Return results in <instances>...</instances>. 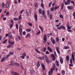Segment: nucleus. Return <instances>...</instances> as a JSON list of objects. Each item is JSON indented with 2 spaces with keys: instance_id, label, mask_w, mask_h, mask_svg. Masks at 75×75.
Returning <instances> with one entry per match:
<instances>
[{
  "instance_id": "nucleus-57",
  "label": "nucleus",
  "mask_w": 75,
  "mask_h": 75,
  "mask_svg": "<svg viewBox=\"0 0 75 75\" xmlns=\"http://www.w3.org/2000/svg\"><path fill=\"white\" fill-rule=\"evenodd\" d=\"M67 28L69 30H70L71 29V27H70L69 26H68L67 27Z\"/></svg>"
},
{
  "instance_id": "nucleus-15",
  "label": "nucleus",
  "mask_w": 75,
  "mask_h": 75,
  "mask_svg": "<svg viewBox=\"0 0 75 75\" xmlns=\"http://www.w3.org/2000/svg\"><path fill=\"white\" fill-rule=\"evenodd\" d=\"M55 64L56 66H59V62L58 61H56L55 62Z\"/></svg>"
},
{
  "instance_id": "nucleus-51",
  "label": "nucleus",
  "mask_w": 75,
  "mask_h": 75,
  "mask_svg": "<svg viewBox=\"0 0 75 75\" xmlns=\"http://www.w3.org/2000/svg\"><path fill=\"white\" fill-rule=\"evenodd\" d=\"M7 42V39L5 40L3 42V44H5L6 42Z\"/></svg>"
},
{
  "instance_id": "nucleus-42",
  "label": "nucleus",
  "mask_w": 75,
  "mask_h": 75,
  "mask_svg": "<svg viewBox=\"0 0 75 75\" xmlns=\"http://www.w3.org/2000/svg\"><path fill=\"white\" fill-rule=\"evenodd\" d=\"M14 24V23H13L10 25V28H12L13 26V25Z\"/></svg>"
},
{
  "instance_id": "nucleus-30",
  "label": "nucleus",
  "mask_w": 75,
  "mask_h": 75,
  "mask_svg": "<svg viewBox=\"0 0 75 75\" xmlns=\"http://www.w3.org/2000/svg\"><path fill=\"white\" fill-rule=\"evenodd\" d=\"M19 20H21L22 19V17L21 16V15H19V16L18 17Z\"/></svg>"
},
{
  "instance_id": "nucleus-48",
  "label": "nucleus",
  "mask_w": 75,
  "mask_h": 75,
  "mask_svg": "<svg viewBox=\"0 0 75 75\" xmlns=\"http://www.w3.org/2000/svg\"><path fill=\"white\" fill-rule=\"evenodd\" d=\"M21 27H22V26L21 25H20L19 26V29H22V28H21Z\"/></svg>"
},
{
  "instance_id": "nucleus-56",
  "label": "nucleus",
  "mask_w": 75,
  "mask_h": 75,
  "mask_svg": "<svg viewBox=\"0 0 75 75\" xmlns=\"http://www.w3.org/2000/svg\"><path fill=\"white\" fill-rule=\"evenodd\" d=\"M26 31H28V32H30V31H31V29H26Z\"/></svg>"
},
{
  "instance_id": "nucleus-21",
  "label": "nucleus",
  "mask_w": 75,
  "mask_h": 75,
  "mask_svg": "<svg viewBox=\"0 0 75 75\" xmlns=\"http://www.w3.org/2000/svg\"><path fill=\"white\" fill-rule=\"evenodd\" d=\"M34 70H31L30 71V74L31 75H33V74H34Z\"/></svg>"
},
{
  "instance_id": "nucleus-17",
  "label": "nucleus",
  "mask_w": 75,
  "mask_h": 75,
  "mask_svg": "<svg viewBox=\"0 0 75 75\" xmlns=\"http://www.w3.org/2000/svg\"><path fill=\"white\" fill-rule=\"evenodd\" d=\"M38 12L40 14H41V13H42V10L41 9H39Z\"/></svg>"
},
{
  "instance_id": "nucleus-60",
  "label": "nucleus",
  "mask_w": 75,
  "mask_h": 75,
  "mask_svg": "<svg viewBox=\"0 0 75 75\" xmlns=\"http://www.w3.org/2000/svg\"><path fill=\"white\" fill-rule=\"evenodd\" d=\"M8 15H9V12H8L6 13V16H8Z\"/></svg>"
},
{
  "instance_id": "nucleus-19",
  "label": "nucleus",
  "mask_w": 75,
  "mask_h": 75,
  "mask_svg": "<svg viewBox=\"0 0 75 75\" xmlns=\"http://www.w3.org/2000/svg\"><path fill=\"white\" fill-rule=\"evenodd\" d=\"M72 58L73 61H74L75 59H74V54H71Z\"/></svg>"
},
{
  "instance_id": "nucleus-4",
  "label": "nucleus",
  "mask_w": 75,
  "mask_h": 75,
  "mask_svg": "<svg viewBox=\"0 0 75 75\" xmlns=\"http://www.w3.org/2000/svg\"><path fill=\"white\" fill-rule=\"evenodd\" d=\"M51 41V42H52L53 44H55V40L54 38H50Z\"/></svg>"
},
{
  "instance_id": "nucleus-16",
  "label": "nucleus",
  "mask_w": 75,
  "mask_h": 75,
  "mask_svg": "<svg viewBox=\"0 0 75 75\" xmlns=\"http://www.w3.org/2000/svg\"><path fill=\"white\" fill-rule=\"evenodd\" d=\"M40 6L43 9H44V4H43V3H41L40 4Z\"/></svg>"
},
{
  "instance_id": "nucleus-27",
  "label": "nucleus",
  "mask_w": 75,
  "mask_h": 75,
  "mask_svg": "<svg viewBox=\"0 0 75 75\" xmlns=\"http://www.w3.org/2000/svg\"><path fill=\"white\" fill-rule=\"evenodd\" d=\"M39 28L41 29V31L42 32H43V28H42V27H41L40 26H39Z\"/></svg>"
},
{
  "instance_id": "nucleus-10",
  "label": "nucleus",
  "mask_w": 75,
  "mask_h": 75,
  "mask_svg": "<svg viewBox=\"0 0 75 75\" xmlns=\"http://www.w3.org/2000/svg\"><path fill=\"white\" fill-rule=\"evenodd\" d=\"M60 62L61 64H63V62H64V61L63 60V59H62V57H60Z\"/></svg>"
},
{
  "instance_id": "nucleus-28",
  "label": "nucleus",
  "mask_w": 75,
  "mask_h": 75,
  "mask_svg": "<svg viewBox=\"0 0 75 75\" xmlns=\"http://www.w3.org/2000/svg\"><path fill=\"white\" fill-rule=\"evenodd\" d=\"M46 61L47 62V63H49V62H50V61H49V59H48V58H46Z\"/></svg>"
},
{
  "instance_id": "nucleus-53",
  "label": "nucleus",
  "mask_w": 75,
  "mask_h": 75,
  "mask_svg": "<svg viewBox=\"0 0 75 75\" xmlns=\"http://www.w3.org/2000/svg\"><path fill=\"white\" fill-rule=\"evenodd\" d=\"M18 40H21V38H20V36L18 35Z\"/></svg>"
},
{
  "instance_id": "nucleus-5",
  "label": "nucleus",
  "mask_w": 75,
  "mask_h": 75,
  "mask_svg": "<svg viewBox=\"0 0 75 75\" xmlns=\"http://www.w3.org/2000/svg\"><path fill=\"white\" fill-rule=\"evenodd\" d=\"M47 50L50 52H52V49L49 46L47 47Z\"/></svg>"
},
{
  "instance_id": "nucleus-61",
  "label": "nucleus",
  "mask_w": 75,
  "mask_h": 75,
  "mask_svg": "<svg viewBox=\"0 0 75 75\" xmlns=\"http://www.w3.org/2000/svg\"><path fill=\"white\" fill-rule=\"evenodd\" d=\"M70 62L71 64H72V60L71 59L70 60Z\"/></svg>"
},
{
  "instance_id": "nucleus-29",
  "label": "nucleus",
  "mask_w": 75,
  "mask_h": 75,
  "mask_svg": "<svg viewBox=\"0 0 75 75\" xmlns=\"http://www.w3.org/2000/svg\"><path fill=\"white\" fill-rule=\"evenodd\" d=\"M5 6V4H4V3L3 2L2 4V8H4Z\"/></svg>"
},
{
  "instance_id": "nucleus-54",
  "label": "nucleus",
  "mask_w": 75,
  "mask_h": 75,
  "mask_svg": "<svg viewBox=\"0 0 75 75\" xmlns=\"http://www.w3.org/2000/svg\"><path fill=\"white\" fill-rule=\"evenodd\" d=\"M62 74H65V71H64V70H63L62 71Z\"/></svg>"
},
{
  "instance_id": "nucleus-26",
  "label": "nucleus",
  "mask_w": 75,
  "mask_h": 75,
  "mask_svg": "<svg viewBox=\"0 0 75 75\" xmlns=\"http://www.w3.org/2000/svg\"><path fill=\"white\" fill-rule=\"evenodd\" d=\"M49 18L50 20L52 19V14H51L49 15Z\"/></svg>"
},
{
  "instance_id": "nucleus-23",
  "label": "nucleus",
  "mask_w": 75,
  "mask_h": 75,
  "mask_svg": "<svg viewBox=\"0 0 75 75\" xmlns=\"http://www.w3.org/2000/svg\"><path fill=\"white\" fill-rule=\"evenodd\" d=\"M61 29L62 28L63 30H66V28H65V27L63 25L61 26Z\"/></svg>"
},
{
  "instance_id": "nucleus-22",
  "label": "nucleus",
  "mask_w": 75,
  "mask_h": 75,
  "mask_svg": "<svg viewBox=\"0 0 75 75\" xmlns=\"http://www.w3.org/2000/svg\"><path fill=\"white\" fill-rule=\"evenodd\" d=\"M67 8L68 9L71 10V9H72V7L70 6H67Z\"/></svg>"
},
{
  "instance_id": "nucleus-52",
  "label": "nucleus",
  "mask_w": 75,
  "mask_h": 75,
  "mask_svg": "<svg viewBox=\"0 0 75 75\" xmlns=\"http://www.w3.org/2000/svg\"><path fill=\"white\" fill-rule=\"evenodd\" d=\"M45 14V11L44 10H43L42 11V16H44Z\"/></svg>"
},
{
  "instance_id": "nucleus-2",
  "label": "nucleus",
  "mask_w": 75,
  "mask_h": 75,
  "mask_svg": "<svg viewBox=\"0 0 75 75\" xmlns=\"http://www.w3.org/2000/svg\"><path fill=\"white\" fill-rule=\"evenodd\" d=\"M55 66H54V67H53L51 68L50 69V71H49L48 72V75H51V74H52V73H53V71H54V69H55Z\"/></svg>"
},
{
  "instance_id": "nucleus-44",
  "label": "nucleus",
  "mask_w": 75,
  "mask_h": 75,
  "mask_svg": "<svg viewBox=\"0 0 75 75\" xmlns=\"http://www.w3.org/2000/svg\"><path fill=\"white\" fill-rule=\"evenodd\" d=\"M13 20H15V21H17L18 20V18H13Z\"/></svg>"
},
{
  "instance_id": "nucleus-8",
  "label": "nucleus",
  "mask_w": 75,
  "mask_h": 75,
  "mask_svg": "<svg viewBox=\"0 0 75 75\" xmlns=\"http://www.w3.org/2000/svg\"><path fill=\"white\" fill-rule=\"evenodd\" d=\"M11 74L12 75H19V74L17 72H14V71L11 72Z\"/></svg>"
},
{
  "instance_id": "nucleus-32",
  "label": "nucleus",
  "mask_w": 75,
  "mask_h": 75,
  "mask_svg": "<svg viewBox=\"0 0 75 75\" xmlns=\"http://www.w3.org/2000/svg\"><path fill=\"white\" fill-rule=\"evenodd\" d=\"M56 41L57 42H59V38H58L57 37L56 38Z\"/></svg>"
},
{
  "instance_id": "nucleus-37",
  "label": "nucleus",
  "mask_w": 75,
  "mask_h": 75,
  "mask_svg": "<svg viewBox=\"0 0 75 75\" xmlns=\"http://www.w3.org/2000/svg\"><path fill=\"white\" fill-rule=\"evenodd\" d=\"M71 3H72L73 6H75V2L74 1H72L71 2Z\"/></svg>"
},
{
  "instance_id": "nucleus-31",
  "label": "nucleus",
  "mask_w": 75,
  "mask_h": 75,
  "mask_svg": "<svg viewBox=\"0 0 75 75\" xmlns=\"http://www.w3.org/2000/svg\"><path fill=\"white\" fill-rule=\"evenodd\" d=\"M59 17L61 18H63V15H62L61 14H60V15H59Z\"/></svg>"
},
{
  "instance_id": "nucleus-62",
  "label": "nucleus",
  "mask_w": 75,
  "mask_h": 75,
  "mask_svg": "<svg viewBox=\"0 0 75 75\" xmlns=\"http://www.w3.org/2000/svg\"><path fill=\"white\" fill-rule=\"evenodd\" d=\"M24 9H23L22 10L21 12V14H22V13H23V12H24Z\"/></svg>"
},
{
  "instance_id": "nucleus-11",
  "label": "nucleus",
  "mask_w": 75,
  "mask_h": 75,
  "mask_svg": "<svg viewBox=\"0 0 75 75\" xmlns=\"http://www.w3.org/2000/svg\"><path fill=\"white\" fill-rule=\"evenodd\" d=\"M66 61H69V55H67L66 57Z\"/></svg>"
},
{
  "instance_id": "nucleus-24",
  "label": "nucleus",
  "mask_w": 75,
  "mask_h": 75,
  "mask_svg": "<svg viewBox=\"0 0 75 75\" xmlns=\"http://www.w3.org/2000/svg\"><path fill=\"white\" fill-rule=\"evenodd\" d=\"M38 3H35L34 6L35 7H38Z\"/></svg>"
},
{
  "instance_id": "nucleus-64",
  "label": "nucleus",
  "mask_w": 75,
  "mask_h": 75,
  "mask_svg": "<svg viewBox=\"0 0 75 75\" xmlns=\"http://www.w3.org/2000/svg\"><path fill=\"white\" fill-rule=\"evenodd\" d=\"M10 57V54H8V55H7L6 56V58H8V57Z\"/></svg>"
},
{
  "instance_id": "nucleus-40",
  "label": "nucleus",
  "mask_w": 75,
  "mask_h": 75,
  "mask_svg": "<svg viewBox=\"0 0 75 75\" xmlns=\"http://www.w3.org/2000/svg\"><path fill=\"white\" fill-rule=\"evenodd\" d=\"M28 25H29V26H31V27L32 26V25H33L31 23H28Z\"/></svg>"
},
{
  "instance_id": "nucleus-20",
  "label": "nucleus",
  "mask_w": 75,
  "mask_h": 75,
  "mask_svg": "<svg viewBox=\"0 0 75 75\" xmlns=\"http://www.w3.org/2000/svg\"><path fill=\"white\" fill-rule=\"evenodd\" d=\"M69 47L68 46H65L64 47V49H65V50H67V49H69Z\"/></svg>"
},
{
  "instance_id": "nucleus-55",
  "label": "nucleus",
  "mask_w": 75,
  "mask_h": 75,
  "mask_svg": "<svg viewBox=\"0 0 75 75\" xmlns=\"http://www.w3.org/2000/svg\"><path fill=\"white\" fill-rule=\"evenodd\" d=\"M45 54H50V52H49V51H46Z\"/></svg>"
},
{
  "instance_id": "nucleus-13",
  "label": "nucleus",
  "mask_w": 75,
  "mask_h": 75,
  "mask_svg": "<svg viewBox=\"0 0 75 75\" xmlns=\"http://www.w3.org/2000/svg\"><path fill=\"white\" fill-rule=\"evenodd\" d=\"M45 58V57L43 56L39 57V59H40V60H43V59H44Z\"/></svg>"
},
{
  "instance_id": "nucleus-35",
  "label": "nucleus",
  "mask_w": 75,
  "mask_h": 75,
  "mask_svg": "<svg viewBox=\"0 0 75 75\" xmlns=\"http://www.w3.org/2000/svg\"><path fill=\"white\" fill-rule=\"evenodd\" d=\"M5 59H6V57L3 58L1 60V62H3V61H4V60H5Z\"/></svg>"
},
{
  "instance_id": "nucleus-14",
  "label": "nucleus",
  "mask_w": 75,
  "mask_h": 75,
  "mask_svg": "<svg viewBox=\"0 0 75 75\" xmlns=\"http://www.w3.org/2000/svg\"><path fill=\"white\" fill-rule=\"evenodd\" d=\"M35 50L36 51V52H37V53H38V54H41V52H40V51H39L36 48H35Z\"/></svg>"
},
{
  "instance_id": "nucleus-38",
  "label": "nucleus",
  "mask_w": 75,
  "mask_h": 75,
  "mask_svg": "<svg viewBox=\"0 0 75 75\" xmlns=\"http://www.w3.org/2000/svg\"><path fill=\"white\" fill-rule=\"evenodd\" d=\"M72 16L74 17V19H75V12H73L72 13Z\"/></svg>"
},
{
  "instance_id": "nucleus-63",
  "label": "nucleus",
  "mask_w": 75,
  "mask_h": 75,
  "mask_svg": "<svg viewBox=\"0 0 75 75\" xmlns=\"http://www.w3.org/2000/svg\"><path fill=\"white\" fill-rule=\"evenodd\" d=\"M24 57H25V56L22 55V56H21V58L22 59H24V58H25Z\"/></svg>"
},
{
  "instance_id": "nucleus-39",
  "label": "nucleus",
  "mask_w": 75,
  "mask_h": 75,
  "mask_svg": "<svg viewBox=\"0 0 75 75\" xmlns=\"http://www.w3.org/2000/svg\"><path fill=\"white\" fill-rule=\"evenodd\" d=\"M50 10L51 11H52L53 10H54V7L51 8Z\"/></svg>"
},
{
  "instance_id": "nucleus-34",
  "label": "nucleus",
  "mask_w": 75,
  "mask_h": 75,
  "mask_svg": "<svg viewBox=\"0 0 75 75\" xmlns=\"http://www.w3.org/2000/svg\"><path fill=\"white\" fill-rule=\"evenodd\" d=\"M59 7V6H56L54 7V9L55 10H56L58 9V8Z\"/></svg>"
},
{
  "instance_id": "nucleus-1",
  "label": "nucleus",
  "mask_w": 75,
  "mask_h": 75,
  "mask_svg": "<svg viewBox=\"0 0 75 75\" xmlns=\"http://www.w3.org/2000/svg\"><path fill=\"white\" fill-rule=\"evenodd\" d=\"M11 64H9V66H11V65H15V66H19V63H14V61H11Z\"/></svg>"
},
{
  "instance_id": "nucleus-25",
  "label": "nucleus",
  "mask_w": 75,
  "mask_h": 75,
  "mask_svg": "<svg viewBox=\"0 0 75 75\" xmlns=\"http://www.w3.org/2000/svg\"><path fill=\"white\" fill-rule=\"evenodd\" d=\"M34 17L36 21H37V15L36 14H35L34 15Z\"/></svg>"
},
{
  "instance_id": "nucleus-59",
  "label": "nucleus",
  "mask_w": 75,
  "mask_h": 75,
  "mask_svg": "<svg viewBox=\"0 0 75 75\" xmlns=\"http://www.w3.org/2000/svg\"><path fill=\"white\" fill-rule=\"evenodd\" d=\"M26 14H27V16H29V13H28V11H27V9L26 10Z\"/></svg>"
},
{
  "instance_id": "nucleus-49",
  "label": "nucleus",
  "mask_w": 75,
  "mask_h": 75,
  "mask_svg": "<svg viewBox=\"0 0 75 75\" xmlns=\"http://www.w3.org/2000/svg\"><path fill=\"white\" fill-rule=\"evenodd\" d=\"M51 4H52V2H50L49 4V7H51Z\"/></svg>"
},
{
  "instance_id": "nucleus-33",
  "label": "nucleus",
  "mask_w": 75,
  "mask_h": 75,
  "mask_svg": "<svg viewBox=\"0 0 75 75\" xmlns=\"http://www.w3.org/2000/svg\"><path fill=\"white\" fill-rule=\"evenodd\" d=\"M46 50H47V48L46 47H44L43 49V52H45Z\"/></svg>"
},
{
  "instance_id": "nucleus-18",
  "label": "nucleus",
  "mask_w": 75,
  "mask_h": 75,
  "mask_svg": "<svg viewBox=\"0 0 75 75\" xmlns=\"http://www.w3.org/2000/svg\"><path fill=\"white\" fill-rule=\"evenodd\" d=\"M38 64H37V66H40L41 65V61H38Z\"/></svg>"
},
{
  "instance_id": "nucleus-50",
  "label": "nucleus",
  "mask_w": 75,
  "mask_h": 75,
  "mask_svg": "<svg viewBox=\"0 0 75 75\" xmlns=\"http://www.w3.org/2000/svg\"><path fill=\"white\" fill-rule=\"evenodd\" d=\"M64 4L65 5H68L69 4L67 2H65Z\"/></svg>"
},
{
  "instance_id": "nucleus-7",
  "label": "nucleus",
  "mask_w": 75,
  "mask_h": 75,
  "mask_svg": "<svg viewBox=\"0 0 75 75\" xmlns=\"http://www.w3.org/2000/svg\"><path fill=\"white\" fill-rule=\"evenodd\" d=\"M19 35L21 36L23 34V29H19Z\"/></svg>"
},
{
  "instance_id": "nucleus-6",
  "label": "nucleus",
  "mask_w": 75,
  "mask_h": 75,
  "mask_svg": "<svg viewBox=\"0 0 75 75\" xmlns=\"http://www.w3.org/2000/svg\"><path fill=\"white\" fill-rule=\"evenodd\" d=\"M10 3V1H7V3H6V8H8V6H9V4Z\"/></svg>"
},
{
  "instance_id": "nucleus-41",
  "label": "nucleus",
  "mask_w": 75,
  "mask_h": 75,
  "mask_svg": "<svg viewBox=\"0 0 75 75\" xmlns=\"http://www.w3.org/2000/svg\"><path fill=\"white\" fill-rule=\"evenodd\" d=\"M9 54L10 55H13V54H14V52H9Z\"/></svg>"
},
{
  "instance_id": "nucleus-43",
  "label": "nucleus",
  "mask_w": 75,
  "mask_h": 75,
  "mask_svg": "<svg viewBox=\"0 0 75 75\" xmlns=\"http://www.w3.org/2000/svg\"><path fill=\"white\" fill-rule=\"evenodd\" d=\"M22 55L24 56V57H25V56H26V53L25 52H23Z\"/></svg>"
},
{
  "instance_id": "nucleus-47",
  "label": "nucleus",
  "mask_w": 75,
  "mask_h": 75,
  "mask_svg": "<svg viewBox=\"0 0 75 75\" xmlns=\"http://www.w3.org/2000/svg\"><path fill=\"white\" fill-rule=\"evenodd\" d=\"M16 27L17 29H18V24H17V23L16 24Z\"/></svg>"
},
{
  "instance_id": "nucleus-36",
  "label": "nucleus",
  "mask_w": 75,
  "mask_h": 75,
  "mask_svg": "<svg viewBox=\"0 0 75 75\" xmlns=\"http://www.w3.org/2000/svg\"><path fill=\"white\" fill-rule=\"evenodd\" d=\"M30 33H29L28 34H27V35L26 36V38H28V37H30Z\"/></svg>"
},
{
  "instance_id": "nucleus-3",
  "label": "nucleus",
  "mask_w": 75,
  "mask_h": 75,
  "mask_svg": "<svg viewBox=\"0 0 75 75\" xmlns=\"http://www.w3.org/2000/svg\"><path fill=\"white\" fill-rule=\"evenodd\" d=\"M43 39L44 40V42L45 43L46 42H47V35L45 34H44V37Z\"/></svg>"
},
{
  "instance_id": "nucleus-58",
  "label": "nucleus",
  "mask_w": 75,
  "mask_h": 75,
  "mask_svg": "<svg viewBox=\"0 0 75 75\" xmlns=\"http://www.w3.org/2000/svg\"><path fill=\"white\" fill-rule=\"evenodd\" d=\"M42 68L44 71L45 70V66H42Z\"/></svg>"
},
{
  "instance_id": "nucleus-12",
  "label": "nucleus",
  "mask_w": 75,
  "mask_h": 75,
  "mask_svg": "<svg viewBox=\"0 0 75 75\" xmlns=\"http://www.w3.org/2000/svg\"><path fill=\"white\" fill-rule=\"evenodd\" d=\"M64 4H62L61 5V10H62L63 8H64Z\"/></svg>"
},
{
  "instance_id": "nucleus-9",
  "label": "nucleus",
  "mask_w": 75,
  "mask_h": 75,
  "mask_svg": "<svg viewBox=\"0 0 75 75\" xmlns=\"http://www.w3.org/2000/svg\"><path fill=\"white\" fill-rule=\"evenodd\" d=\"M56 51L57 52V53L59 54H60V52L59 51V47H56Z\"/></svg>"
},
{
  "instance_id": "nucleus-46",
  "label": "nucleus",
  "mask_w": 75,
  "mask_h": 75,
  "mask_svg": "<svg viewBox=\"0 0 75 75\" xmlns=\"http://www.w3.org/2000/svg\"><path fill=\"white\" fill-rule=\"evenodd\" d=\"M67 2H68V3L69 4H70V3H71V0H67Z\"/></svg>"
},
{
  "instance_id": "nucleus-45",
  "label": "nucleus",
  "mask_w": 75,
  "mask_h": 75,
  "mask_svg": "<svg viewBox=\"0 0 75 75\" xmlns=\"http://www.w3.org/2000/svg\"><path fill=\"white\" fill-rule=\"evenodd\" d=\"M41 31H39L37 33L36 35H39Z\"/></svg>"
}]
</instances>
